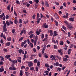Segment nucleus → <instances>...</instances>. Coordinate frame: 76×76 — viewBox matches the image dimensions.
Wrapping results in <instances>:
<instances>
[{
    "label": "nucleus",
    "instance_id": "obj_52",
    "mask_svg": "<svg viewBox=\"0 0 76 76\" xmlns=\"http://www.w3.org/2000/svg\"><path fill=\"white\" fill-rule=\"evenodd\" d=\"M35 69H36V72H38V66H36L35 67Z\"/></svg>",
    "mask_w": 76,
    "mask_h": 76
},
{
    "label": "nucleus",
    "instance_id": "obj_12",
    "mask_svg": "<svg viewBox=\"0 0 76 76\" xmlns=\"http://www.w3.org/2000/svg\"><path fill=\"white\" fill-rule=\"evenodd\" d=\"M45 5L46 7H49V6L48 2H47V1H46L45 2Z\"/></svg>",
    "mask_w": 76,
    "mask_h": 76
},
{
    "label": "nucleus",
    "instance_id": "obj_45",
    "mask_svg": "<svg viewBox=\"0 0 76 76\" xmlns=\"http://www.w3.org/2000/svg\"><path fill=\"white\" fill-rule=\"evenodd\" d=\"M4 71V69L0 68V72H3Z\"/></svg>",
    "mask_w": 76,
    "mask_h": 76
},
{
    "label": "nucleus",
    "instance_id": "obj_23",
    "mask_svg": "<svg viewBox=\"0 0 76 76\" xmlns=\"http://www.w3.org/2000/svg\"><path fill=\"white\" fill-rule=\"evenodd\" d=\"M52 42H53L54 44H56V42L55 41V40H54V39L53 37L52 39Z\"/></svg>",
    "mask_w": 76,
    "mask_h": 76
},
{
    "label": "nucleus",
    "instance_id": "obj_63",
    "mask_svg": "<svg viewBox=\"0 0 76 76\" xmlns=\"http://www.w3.org/2000/svg\"><path fill=\"white\" fill-rule=\"evenodd\" d=\"M62 51V50H61V49H60L58 50V53H61Z\"/></svg>",
    "mask_w": 76,
    "mask_h": 76
},
{
    "label": "nucleus",
    "instance_id": "obj_46",
    "mask_svg": "<svg viewBox=\"0 0 76 76\" xmlns=\"http://www.w3.org/2000/svg\"><path fill=\"white\" fill-rule=\"evenodd\" d=\"M9 70H14V69H13V67H12L11 66H10L9 68Z\"/></svg>",
    "mask_w": 76,
    "mask_h": 76
},
{
    "label": "nucleus",
    "instance_id": "obj_50",
    "mask_svg": "<svg viewBox=\"0 0 76 76\" xmlns=\"http://www.w3.org/2000/svg\"><path fill=\"white\" fill-rule=\"evenodd\" d=\"M55 4H56L57 6H58V5L60 4H59V3L56 2H55Z\"/></svg>",
    "mask_w": 76,
    "mask_h": 76
},
{
    "label": "nucleus",
    "instance_id": "obj_57",
    "mask_svg": "<svg viewBox=\"0 0 76 76\" xmlns=\"http://www.w3.org/2000/svg\"><path fill=\"white\" fill-rule=\"evenodd\" d=\"M3 38L4 39H6V36L5 35H3L2 36Z\"/></svg>",
    "mask_w": 76,
    "mask_h": 76
},
{
    "label": "nucleus",
    "instance_id": "obj_25",
    "mask_svg": "<svg viewBox=\"0 0 76 76\" xmlns=\"http://www.w3.org/2000/svg\"><path fill=\"white\" fill-rule=\"evenodd\" d=\"M44 56L46 58H48V56L47 55V54L46 53H45V54H44Z\"/></svg>",
    "mask_w": 76,
    "mask_h": 76
},
{
    "label": "nucleus",
    "instance_id": "obj_61",
    "mask_svg": "<svg viewBox=\"0 0 76 76\" xmlns=\"http://www.w3.org/2000/svg\"><path fill=\"white\" fill-rule=\"evenodd\" d=\"M16 3H17V4H20V2H19V1L18 0H16Z\"/></svg>",
    "mask_w": 76,
    "mask_h": 76
},
{
    "label": "nucleus",
    "instance_id": "obj_47",
    "mask_svg": "<svg viewBox=\"0 0 76 76\" xmlns=\"http://www.w3.org/2000/svg\"><path fill=\"white\" fill-rule=\"evenodd\" d=\"M3 24L4 25V26H6V22H5V21H3Z\"/></svg>",
    "mask_w": 76,
    "mask_h": 76
},
{
    "label": "nucleus",
    "instance_id": "obj_55",
    "mask_svg": "<svg viewBox=\"0 0 76 76\" xmlns=\"http://www.w3.org/2000/svg\"><path fill=\"white\" fill-rule=\"evenodd\" d=\"M10 24H11V25H13V22H12V20H10Z\"/></svg>",
    "mask_w": 76,
    "mask_h": 76
},
{
    "label": "nucleus",
    "instance_id": "obj_24",
    "mask_svg": "<svg viewBox=\"0 0 76 76\" xmlns=\"http://www.w3.org/2000/svg\"><path fill=\"white\" fill-rule=\"evenodd\" d=\"M39 18V13H37V20L38 19V18Z\"/></svg>",
    "mask_w": 76,
    "mask_h": 76
},
{
    "label": "nucleus",
    "instance_id": "obj_28",
    "mask_svg": "<svg viewBox=\"0 0 76 76\" xmlns=\"http://www.w3.org/2000/svg\"><path fill=\"white\" fill-rule=\"evenodd\" d=\"M56 57H57V58H58V60H61V57L57 55L56 56Z\"/></svg>",
    "mask_w": 76,
    "mask_h": 76
},
{
    "label": "nucleus",
    "instance_id": "obj_26",
    "mask_svg": "<svg viewBox=\"0 0 76 76\" xmlns=\"http://www.w3.org/2000/svg\"><path fill=\"white\" fill-rule=\"evenodd\" d=\"M67 58H63V61H67Z\"/></svg>",
    "mask_w": 76,
    "mask_h": 76
},
{
    "label": "nucleus",
    "instance_id": "obj_38",
    "mask_svg": "<svg viewBox=\"0 0 76 76\" xmlns=\"http://www.w3.org/2000/svg\"><path fill=\"white\" fill-rule=\"evenodd\" d=\"M25 73L26 74V76H29V73L27 72H25Z\"/></svg>",
    "mask_w": 76,
    "mask_h": 76
},
{
    "label": "nucleus",
    "instance_id": "obj_7",
    "mask_svg": "<svg viewBox=\"0 0 76 76\" xmlns=\"http://www.w3.org/2000/svg\"><path fill=\"white\" fill-rule=\"evenodd\" d=\"M54 16L55 18L56 19H59V17H58L57 13L55 14H54Z\"/></svg>",
    "mask_w": 76,
    "mask_h": 76
},
{
    "label": "nucleus",
    "instance_id": "obj_41",
    "mask_svg": "<svg viewBox=\"0 0 76 76\" xmlns=\"http://www.w3.org/2000/svg\"><path fill=\"white\" fill-rule=\"evenodd\" d=\"M36 16V15H35V14H34L32 16V18L33 19H35Z\"/></svg>",
    "mask_w": 76,
    "mask_h": 76
},
{
    "label": "nucleus",
    "instance_id": "obj_19",
    "mask_svg": "<svg viewBox=\"0 0 76 76\" xmlns=\"http://www.w3.org/2000/svg\"><path fill=\"white\" fill-rule=\"evenodd\" d=\"M14 22L15 24H17L18 22V20L16 19H15Z\"/></svg>",
    "mask_w": 76,
    "mask_h": 76
},
{
    "label": "nucleus",
    "instance_id": "obj_59",
    "mask_svg": "<svg viewBox=\"0 0 76 76\" xmlns=\"http://www.w3.org/2000/svg\"><path fill=\"white\" fill-rule=\"evenodd\" d=\"M33 34V32L32 31H31L29 33H28V35H30V34Z\"/></svg>",
    "mask_w": 76,
    "mask_h": 76
},
{
    "label": "nucleus",
    "instance_id": "obj_56",
    "mask_svg": "<svg viewBox=\"0 0 76 76\" xmlns=\"http://www.w3.org/2000/svg\"><path fill=\"white\" fill-rule=\"evenodd\" d=\"M64 23L66 25H68V22H67V20H65L64 21Z\"/></svg>",
    "mask_w": 76,
    "mask_h": 76
},
{
    "label": "nucleus",
    "instance_id": "obj_53",
    "mask_svg": "<svg viewBox=\"0 0 76 76\" xmlns=\"http://www.w3.org/2000/svg\"><path fill=\"white\" fill-rule=\"evenodd\" d=\"M23 38H24L23 37H21L20 39H19V41H22V40H23Z\"/></svg>",
    "mask_w": 76,
    "mask_h": 76
},
{
    "label": "nucleus",
    "instance_id": "obj_44",
    "mask_svg": "<svg viewBox=\"0 0 76 76\" xmlns=\"http://www.w3.org/2000/svg\"><path fill=\"white\" fill-rule=\"evenodd\" d=\"M45 66L46 67H49V65L47 63H46L45 64Z\"/></svg>",
    "mask_w": 76,
    "mask_h": 76
},
{
    "label": "nucleus",
    "instance_id": "obj_48",
    "mask_svg": "<svg viewBox=\"0 0 76 76\" xmlns=\"http://www.w3.org/2000/svg\"><path fill=\"white\" fill-rule=\"evenodd\" d=\"M15 29H13L12 30V32L13 34H14L15 33Z\"/></svg>",
    "mask_w": 76,
    "mask_h": 76
},
{
    "label": "nucleus",
    "instance_id": "obj_16",
    "mask_svg": "<svg viewBox=\"0 0 76 76\" xmlns=\"http://www.w3.org/2000/svg\"><path fill=\"white\" fill-rule=\"evenodd\" d=\"M37 66H38L39 68L40 67V62L39 61H38L37 63Z\"/></svg>",
    "mask_w": 76,
    "mask_h": 76
},
{
    "label": "nucleus",
    "instance_id": "obj_64",
    "mask_svg": "<svg viewBox=\"0 0 76 76\" xmlns=\"http://www.w3.org/2000/svg\"><path fill=\"white\" fill-rule=\"evenodd\" d=\"M34 62L35 63H37V59H35L34 60Z\"/></svg>",
    "mask_w": 76,
    "mask_h": 76
},
{
    "label": "nucleus",
    "instance_id": "obj_1",
    "mask_svg": "<svg viewBox=\"0 0 76 76\" xmlns=\"http://www.w3.org/2000/svg\"><path fill=\"white\" fill-rule=\"evenodd\" d=\"M28 64L29 67H31L32 66H33V63H32V62H28Z\"/></svg>",
    "mask_w": 76,
    "mask_h": 76
},
{
    "label": "nucleus",
    "instance_id": "obj_6",
    "mask_svg": "<svg viewBox=\"0 0 76 76\" xmlns=\"http://www.w3.org/2000/svg\"><path fill=\"white\" fill-rule=\"evenodd\" d=\"M58 35V34L57 33V31H53V37H56L57 35Z\"/></svg>",
    "mask_w": 76,
    "mask_h": 76
},
{
    "label": "nucleus",
    "instance_id": "obj_40",
    "mask_svg": "<svg viewBox=\"0 0 76 76\" xmlns=\"http://www.w3.org/2000/svg\"><path fill=\"white\" fill-rule=\"evenodd\" d=\"M53 48L54 49L56 50L57 49V46L56 45H54L53 46Z\"/></svg>",
    "mask_w": 76,
    "mask_h": 76
},
{
    "label": "nucleus",
    "instance_id": "obj_43",
    "mask_svg": "<svg viewBox=\"0 0 76 76\" xmlns=\"http://www.w3.org/2000/svg\"><path fill=\"white\" fill-rule=\"evenodd\" d=\"M7 40L8 41H11V37H8L7 39Z\"/></svg>",
    "mask_w": 76,
    "mask_h": 76
},
{
    "label": "nucleus",
    "instance_id": "obj_36",
    "mask_svg": "<svg viewBox=\"0 0 76 76\" xmlns=\"http://www.w3.org/2000/svg\"><path fill=\"white\" fill-rule=\"evenodd\" d=\"M62 28L64 29V30L66 31V27L64 26H62Z\"/></svg>",
    "mask_w": 76,
    "mask_h": 76
},
{
    "label": "nucleus",
    "instance_id": "obj_31",
    "mask_svg": "<svg viewBox=\"0 0 76 76\" xmlns=\"http://www.w3.org/2000/svg\"><path fill=\"white\" fill-rule=\"evenodd\" d=\"M34 1L37 4H38L39 3V0H34Z\"/></svg>",
    "mask_w": 76,
    "mask_h": 76
},
{
    "label": "nucleus",
    "instance_id": "obj_30",
    "mask_svg": "<svg viewBox=\"0 0 76 76\" xmlns=\"http://www.w3.org/2000/svg\"><path fill=\"white\" fill-rule=\"evenodd\" d=\"M48 38L46 37L42 41H47L48 39H47Z\"/></svg>",
    "mask_w": 76,
    "mask_h": 76
},
{
    "label": "nucleus",
    "instance_id": "obj_33",
    "mask_svg": "<svg viewBox=\"0 0 76 76\" xmlns=\"http://www.w3.org/2000/svg\"><path fill=\"white\" fill-rule=\"evenodd\" d=\"M36 34L37 35H39V34H40V32L38 31H37L36 32Z\"/></svg>",
    "mask_w": 76,
    "mask_h": 76
},
{
    "label": "nucleus",
    "instance_id": "obj_8",
    "mask_svg": "<svg viewBox=\"0 0 76 76\" xmlns=\"http://www.w3.org/2000/svg\"><path fill=\"white\" fill-rule=\"evenodd\" d=\"M11 57V56L10 55H7L5 56V58H7V59H9V58H10V57Z\"/></svg>",
    "mask_w": 76,
    "mask_h": 76
},
{
    "label": "nucleus",
    "instance_id": "obj_27",
    "mask_svg": "<svg viewBox=\"0 0 76 76\" xmlns=\"http://www.w3.org/2000/svg\"><path fill=\"white\" fill-rule=\"evenodd\" d=\"M6 24H7V26H9V25H10V23L9 22V21H6Z\"/></svg>",
    "mask_w": 76,
    "mask_h": 76
},
{
    "label": "nucleus",
    "instance_id": "obj_4",
    "mask_svg": "<svg viewBox=\"0 0 76 76\" xmlns=\"http://www.w3.org/2000/svg\"><path fill=\"white\" fill-rule=\"evenodd\" d=\"M7 29L6 28V26H3V31L4 32H6Z\"/></svg>",
    "mask_w": 76,
    "mask_h": 76
},
{
    "label": "nucleus",
    "instance_id": "obj_13",
    "mask_svg": "<svg viewBox=\"0 0 76 76\" xmlns=\"http://www.w3.org/2000/svg\"><path fill=\"white\" fill-rule=\"evenodd\" d=\"M12 63L13 64H15L16 63H17V60H14L13 61H12Z\"/></svg>",
    "mask_w": 76,
    "mask_h": 76
},
{
    "label": "nucleus",
    "instance_id": "obj_22",
    "mask_svg": "<svg viewBox=\"0 0 76 76\" xmlns=\"http://www.w3.org/2000/svg\"><path fill=\"white\" fill-rule=\"evenodd\" d=\"M20 76H22L23 75V71L22 70H20Z\"/></svg>",
    "mask_w": 76,
    "mask_h": 76
},
{
    "label": "nucleus",
    "instance_id": "obj_39",
    "mask_svg": "<svg viewBox=\"0 0 76 76\" xmlns=\"http://www.w3.org/2000/svg\"><path fill=\"white\" fill-rule=\"evenodd\" d=\"M41 38L42 39H44V34H42Z\"/></svg>",
    "mask_w": 76,
    "mask_h": 76
},
{
    "label": "nucleus",
    "instance_id": "obj_5",
    "mask_svg": "<svg viewBox=\"0 0 76 76\" xmlns=\"http://www.w3.org/2000/svg\"><path fill=\"white\" fill-rule=\"evenodd\" d=\"M66 15H64L62 16L63 18H64L65 19H67L68 18V16L69 15V14L68 13H66Z\"/></svg>",
    "mask_w": 76,
    "mask_h": 76
},
{
    "label": "nucleus",
    "instance_id": "obj_3",
    "mask_svg": "<svg viewBox=\"0 0 76 76\" xmlns=\"http://www.w3.org/2000/svg\"><path fill=\"white\" fill-rule=\"evenodd\" d=\"M19 53L20 54H24L25 52H24L23 50H22L21 49H20L19 50Z\"/></svg>",
    "mask_w": 76,
    "mask_h": 76
},
{
    "label": "nucleus",
    "instance_id": "obj_37",
    "mask_svg": "<svg viewBox=\"0 0 76 76\" xmlns=\"http://www.w3.org/2000/svg\"><path fill=\"white\" fill-rule=\"evenodd\" d=\"M38 40V36L36 35L35 36V40L36 41H37Z\"/></svg>",
    "mask_w": 76,
    "mask_h": 76
},
{
    "label": "nucleus",
    "instance_id": "obj_14",
    "mask_svg": "<svg viewBox=\"0 0 76 76\" xmlns=\"http://www.w3.org/2000/svg\"><path fill=\"white\" fill-rule=\"evenodd\" d=\"M67 28L69 29H73V26L71 25H68L67 26Z\"/></svg>",
    "mask_w": 76,
    "mask_h": 76
},
{
    "label": "nucleus",
    "instance_id": "obj_42",
    "mask_svg": "<svg viewBox=\"0 0 76 76\" xmlns=\"http://www.w3.org/2000/svg\"><path fill=\"white\" fill-rule=\"evenodd\" d=\"M64 44V42H63V41H62L60 42V45H63Z\"/></svg>",
    "mask_w": 76,
    "mask_h": 76
},
{
    "label": "nucleus",
    "instance_id": "obj_10",
    "mask_svg": "<svg viewBox=\"0 0 76 76\" xmlns=\"http://www.w3.org/2000/svg\"><path fill=\"white\" fill-rule=\"evenodd\" d=\"M11 67H12L13 68L14 70H16V68L15 67V65H14V64H12V65H11Z\"/></svg>",
    "mask_w": 76,
    "mask_h": 76
},
{
    "label": "nucleus",
    "instance_id": "obj_58",
    "mask_svg": "<svg viewBox=\"0 0 76 76\" xmlns=\"http://www.w3.org/2000/svg\"><path fill=\"white\" fill-rule=\"evenodd\" d=\"M27 41L28 44H30V41H29V39H27Z\"/></svg>",
    "mask_w": 76,
    "mask_h": 76
},
{
    "label": "nucleus",
    "instance_id": "obj_51",
    "mask_svg": "<svg viewBox=\"0 0 76 76\" xmlns=\"http://www.w3.org/2000/svg\"><path fill=\"white\" fill-rule=\"evenodd\" d=\"M37 41H36V40H34V46H35V45H37Z\"/></svg>",
    "mask_w": 76,
    "mask_h": 76
},
{
    "label": "nucleus",
    "instance_id": "obj_20",
    "mask_svg": "<svg viewBox=\"0 0 76 76\" xmlns=\"http://www.w3.org/2000/svg\"><path fill=\"white\" fill-rule=\"evenodd\" d=\"M55 22L56 26H58V23L57 21V20H55Z\"/></svg>",
    "mask_w": 76,
    "mask_h": 76
},
{
    "label": "nucleus",
    "instance_id": "obj_54",
    "mask_svg": "<svg viewBox=\"0 0 76 76\" xmlns=\"http://www.w3.org/2000/svg\"><path fill=\"white\" fill-rule=\"evenodd\" d=\"M10 5H9V6L7 7V10H9V9H10Z\"/></svg>",
    "mask_w": 76,
    "mask_h": 76
},
{
    "label": "nucleus",
    "instance_id": "obj_15",
    "mask_svg": "<svg viewBox=\"0 0 76 76\" xmlns=\"http://www.w3.org/2000/svg\"><path fill=\"white\" fill-rule=\"evenodd\" d=\"M57 60V59H56V56H54L53 58L51 59V60L53 61V60Z\"/></svg>",
    "mask_w": 76,
    "mask_h": 76
},
{
    "label": "nucleus",
    "instance_id": "obj_35",
    "mask_svg": "<svg viewBox=\"0 0 76 76\" xmlns=\"http://www.w3.org/2000/svg\"><path fill=\"white\" fill-rule=\"evenodd\" d=\"M4 51L5 52V53H7V52L8 50L7 49H6L5 48H4L3 49Z\"/></svg>",
    "mask_w": 76,
    "mask_h": 76
},
{
    "label": "nucleus",
    "instance_id": "obj_2",
    "mask_svg": "<svg viewBox=\"0 0 76 76\" xmlns=\"http://www.w3.org/2000/svg\"><path fill=\"white\" fill-rule=\"evenodd\" d=\"M48 34L49 33H50V36H52V35H53V31L52 30H48Z\"/></svg>",
    "mask_w": 76,
    "mask_h": 76
},
{
    "label": "nucleus",
    "instance_id": "obj_32",
    "mask_svg": "<svg viewBox=\"0 0 76 76\" xmlns=\"http://www.w3.org/2000/svg\"><path fill=\"white\" fill-rule=\"evenodd\" d=\"M25 44L24 43V42H21V47H23L24 46V45Z\"/></svg>",
    "mask_w": 76,
    "mask_h": 76
},
{
    "label": "nucleus",
    "instance_id": "obj_49",
    "mask_svg": "<svg viewBox=\"0 0 76 76\" xmlns=\"http://www.w3.org/2000/svg\"><path fill=\"white\" fill-rule=\"evenodd\" d=\"M20 23H22V20L21 19L19 20Z\"/></svg>",
    "mask_w": 76,
    "mask_h": 76
},
{
    "label": "nucleus",
    "instance_id": "obj_62",
    "mask_svg": "<svg viewBox=\"0 0 76 76\" xmlns=\"http://www.w3.org/2000/svg\"><path fill=\"white\" fill-rule=\"evenodd\" d=\"M23 68H24V69H25V67L24 66H22L21 68V69H23Z\"/></svg>",
    "mask_w": 76,
    "mask_h": 76
},
{
    "label": "nucleus",
    "instance_id": "obj_17",
    "mask_svg": "<svg viewBox=\"0 0 76 76\" xmlns=\"http://www.w3.org/2000/svg\"><path fill=\"white\" fill-rule=\"evenodd\" d=\"M34 37V38H35V35L31 34L29 36V37L30 38H32V37Z\"/></svg>",
    "mask_w": 76,
    "mask_h": 76
},
{
    "label": "nucleus",
    "instance_id": "obj_21",
    "mask_svg": "<svg viewBox=\"0 0 76 76\" xmlns=\"http://www.w3.org/2000/svg\"><path fill=\"white\" fill-rule=\"evenodd\" d=\"M45 73H46L45 75H48V73H49V72L47 71H45L44 72Z\"/></svg>",
    "mask_w": 76,
    "mask_h": 76
},
{
    "label": "nucleus",
    "instance_id": "obj_11",
    "mask_svg": "<svg viewBox=\"0 0 76 76\" xmlns=\"http://www.w3.org/2000/svg\"><path fill=\"white\" fill-rule=\"evenodd\" d=\"M69 20L70 21H71V22H74V18H69Z\"/></svg>",
    "mask_w": 76,
    "mask_h": 76
},
{
    "label": "nucleus",
    "instance_id": "obj_29",
    "mask_svg": "<svg viewBox=\"0 0 76 76\" xmlns=\"http://www.w3.org/2000/svg\"><path fill=\"white\" fill-rule=\"evenodd\" d=\"M29 46L31 47V48H33V44L32 43H30L29 44Z\"/></svg>",
    "mask_w": 76,
    "mask_h": 76
},
{
    "label": "nucleus",
    "instance_id": "obj_60",
    "mask_svg": "<svg viewBox=\"0 0 76 76\" xmlns=\"http://www.w3.org/2000/svg\"><path fill=\"white\" fill-rule=\"evenodd\" d=\"M59 64L58 62H56L55 64L56 66H58Z\"/></svg>",
    "mask_w": 76,
    "mask_h": 76
},
{
    "label": "nucleus",
    "instance_id": "obj_18",
    "mask_svg": "<svg viewBox=\"0 0 76 76\" xmlns=\"http://www.w3.org/2000/svg\"><path fill=\"white\" fill-rule=\"evenodd\" d=\"M10 45V42H7L5 44L6 46H9Z\"/></svg>",
    "mask_w": 76,
    "mask_h": 76
},
{
    "label": "nucleus",
    "instance_id": "obj_9",
    "mask_svg": "<svg viewBox=\"0 0 76 76\" xmlns=\"http://www.w3.org/2000/svg\"><path fill=\"white\" fill-rule=\"evenodd\" d=\"M43 26L45 28H48V26L47 25L46 23H45L43 24Z\"/></svg>",
    "mask_w": 76,
    "mask_h": 76
},
{
    "label": "nucleus",
    "instance_id": "obj_34",
    "mask_svg": "<svg viewBox=\"0 0 76 76\" xmlns=\"http://www.w3.org/2000/svg\"><path fill=\"white\" fill-rule=\"evenodd\" d=\"M33 51L34 53H36V52H37V50H36V49H35V48H34L33 49Z\"/></svg>",
    "mask_w": 76,
    "mask_h": 76
}]
</instances>
